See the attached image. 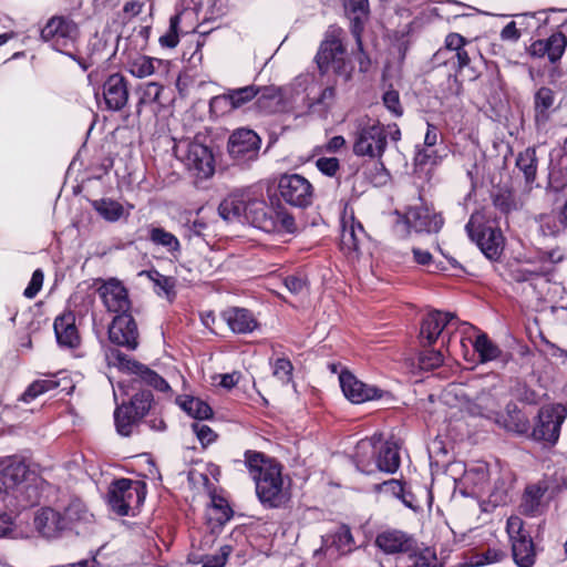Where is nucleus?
<instances>
[{"mask_svg":"<svg viewBox=\"0 0 567 567\" xmlns=\"http://www.w3.org/2000/svg\"><path fill=\"white\" fill-rule=\"evenodd\" d=\"M557 215H544L539 218V231L545 237H556L563 231Z\"/></svg>","mask_w":567,"mask_h":567,"instance_id":"5fc2aeb1","label":"nucleus"},{"mask_svg":"<svg viewBox=\"0 0 567 567\" xmlns=\"http://www.w3.org/2000/svg\"><path fill=\"white\" fill-rule=\"evenodd\" d=\"M192 429L204 446L213 443L216 440V433L206 424L194 422L192 424Z\"/></svg>","mask_w":567,"mask_h":567,"instance_id":"69168bd1","label":"nucleus"},{"mask_svg":"<svg viewBox=\"0 0 567 567\" xmlns=\"http://www.w3.org/2000/svg\"><path fill=\"white\" fill-rule=\"evenodd\" d=\"M109 365L116 367L118 370L127 372L131 377L118 381L117 386H113L114 398L117 400L118 392L122 395H130V388L145 383L161 392H167L169 385L161 375L147 367L131 360L126 354L116 349H110L106 352Z\"/></svg>","mask_w":567,"mask_h":567,"instance_id":"20e7f679","label":"nucleus"},{"mask_svg":"<svg viewBox=\"0 0 567 567\" xmlns=\"http://www.w3.org/2000/svg\"><path fill=\"white\" fill-rule=\"evenodd\" d=\"M317 168L327 176H334L339 169V161L336 157H321L316 162Z\"/></svg>","mask_w":567,"mask_h":567,"instance_id":"774afa93","label":"nucleus"},{"mask_svg":"<svg viewBox=\"0 0 567 567\" xmlns=\"http://www.w3.org/2000/svg\"><path fill=\"white\" fill-rule=\"evenodd\" d=\"M413 567H444L432 548H424L414 557Z\"/></svg>","mask_w":567,"mask_h":567,"instance_id":"6e6d98bb","label":"nucleus"},{"mask_svg":"<svg viewBox=\"0 0 567 567\" xmlns=\"http://www.w3.org/2000/svg\"><path fill=\"white\" fill-rule=\"evenodd\" d=\"M346 13L352 23V33L354 34L359 47H361V31L364 21L369 16V1L368 0H342Z\"/></svg>","mask_w":567,"mask_h":567,"instance_id":"2f4dec72","label":"nucleus"},{"mask_svg":"<svg viewBox=\"0 0 567 567\" xmlns=\"http://www.w3.org/2000/svg\"><path fill=\"white\" fill-rule=\"evenodd\" d=\"M92 515L80 499L72 501L62 512L65 532L73 529L80 523H87Z\"/></svg>","mask_w":567,"mask_h":567,"instance_id":"c9c22d12","label":"nucleus"},{"mask_svg":"<svg viewBox=\"0 0 567 567\" xmlns=\"http://www.w3.org/2000/svg\"><path fill=\"white\" fill-rule=\"evenodd\" d=\"M470 44H471V41H468L461 34L450 33L445 38V48L443 50H440L437 52V54L443 53L445 51L454 53V52L461 50L463 47H468Z\"/></svg>","mask_w":567,"mask_h":567,"instance_id":"e2e57ef3","label":"nucleus"},{"mask_svg":"<svg viewBox=\"0 0 567 567\" xmlns=\"http://www.w3.org/2000/svg\"><path fill=\"white\" fill-rule=\"evenodd\" d=\"M292 364L286 358H279L274 364V375L281 382L287 383L291 380Z\"/></svg>","mask_w":567,"mask_h":567,"instance_id":"680f3d73","label":"nucleus"},{"mask_svg":"<svg viewBox=\"0 0 567 567\" xmlns=\"http://www.w3.org/2000/svg\"><path fill=\"white\" fill-rule=\"evenodd\" d=\"M280 197L289 205L306 208L312 204L315 189L302 175L284 174L278 182Z\"/></svg>","mask_w":567,"mask_h":567,"instance_id":"ddd939ff","label":"nucleus"},{"mask_svg":"<svg viewBox=\"0 0 567 567\" xmlns=\"http://www.w3.org/2000/svg\"><path fill=\"white\" fill-rule=\"evenodd\" d=\"M383 105L391 112L392 115L399 117L403 114V107L400 102L398 91L388 90L382 96Z\"/></svg>","mask_w":567,"mask_h":567,"instance_id":"bf43d9fd","label":"nucleus"},{"mask_svg":"<svg viewBox=\"0 0 567 567\" xmlns=\"http://www.w3.org/2000/svg\"><path fill=\"white\" fill-rule=\"evenodd\" d=\"M334 99L336 90L333 86L322 89L318 96H308L306 100L308 113L321 118L326 117L334 103Z\"/></svg>","mask_w":567,"mask_h":567,"instance_id":"f704fd0d","label":"nucleus"},{"mask_svg":"<svg viewBox=\"0 0 567 567\" xmlns=\"http://www.w3.org/2000/svg\"><path fill=\"white\" fill-rule=\"evenodd\" d=\"M340 29H331L326 33L316 60L319 70L322 73L332 71L333 73L349 80L353 71V65L348 59L346 49L341 39Z\"/></svg>","mask_w":567,"mask_h":567,"instance_id":"0eeeda50","label":"nucleus"},{"mask_svg":"<svg viewBox=\"0 0 567 567\" xmlns=\"http://www.w3.org/2000/svg\"><path fill=\"white\" fill-rule=\"evenodd\" d=\"M456 318L453 313L443 311H432L423 320L420 336L422 341L432 346L442 334L444 329L454 326Z\"/></svg>","mask_w":567,"mask_h":567,"instance_id":"5701e85b","label":"nucleus"},{"mask_svg":"<svg viewBox=\"0 0 567 567\" xmlns=\"http://www.w3.org/2000/svg\"><path fill=\"white\" fill-rule=\"evenodd\" d=\"M505 557V553L502 549L488 548L484 553H473L470 556L464 557V560L458 567H482L501 561Z\"/></svg>","mask_w":567,"mask_h":567,"instance_id":"a19ab883","label":"nucleus"},{"mask_svg":"<svg viewBox=\"0 0 567 567\" xmlns=\"http://www.w3.org/2000/svg\"><path fill=\"white\" fill-rule=\"evenodd\" d=\"M475 52L476 50L471 43L468 47H463L461 50L454 52L451 56V60L455 59L453 64L456 66V71L466 75L470 81H473L478 76V72L472 65V55Z\"/></svg>","mask_w":567,"mask_h":567,"instance_id":"4c0bfd02","label":"nucleus"},{"mask_svg":"<svg viewBox=\"0 0 567 567\" xmlns=\"http://www.w3.org/2000/svg\"><path fill=\"white\" fill-rule=\"evenodd\" d=\"M146 497V486L143 482L121 478L109 489L107 503L111 509L120 516L134 515Z\"/></svg>","mask_w":567,"mask_h":567,"instance_id":"6e6552de","label":"nucleus"},{"mask_svg":"<svg viewBox=\"0 0 567 567\" xmlns=\"http://www.w3.org/2000/svg\"><path fill=\"white\" fill-rule=\"evenodd\" d=\"M153 395L150 391H141L133 395L132 400L126 408H131V412L134 413L138 421L148 412L151 409Z\"/></svg>","mask_w":567,"mask_h":567,"instance_id":"3c124183","label":"nucleus"},{"mask_svg":"<svg viewBox=\"0 0 567 567\" xmlns=\"http://www.w3.org/2000/svg\"><path fill=\"white\" fill-rule=\"evenodd\" d=\"M162 61L146 55H136L126 62L127 71L135 78L143 79L155 73Z\"/></svg>","mask_w":567,"mask_h":567,"instance_id":"e433bc0d","label":"nucleus"},{"mask_svg":"<svg viewBox=\"0 0 567 567\" xmlns=\"http://www.w3.org/2000/svg\"><path fill=\"white\" fill-rule=\"evenodd\" d=\"M234 109H239L250 102L259 93V87L255 85H247L238 89L227 90Z\"/></svg>","mask_w":567,"mask_h":567,"instance_id":"8fccbe9b","label":"nucleus"},{"mask_svg":"<svg viewBox=\"0 0 567 567\" xmlns=\"http://www.w3.org/2000/svg\"><path fill=\"white\" fill-rule=\"evenodd\" d=\"M185 13L186 11L183 10L171 18L168 31L159 38V43L162 47L172 49L178 44V25L181 23L182 16Z\"/></svg>","mask_w":567,"mask_h":567,"instance_id":"603ef678","label":"nucleus"},{"mask_svg":"<svg viewBox=\"0 0 567 567\" xmlns=\"http://www.w3.org/2000/svg\"><path fill=\"white\" fill-rule=\"evenodd\" d=\"M80 31L76 23L70 18L52 17L41 30L43 41L50 43L52 49L75 59V49Z\"/></svg>","mask_w":567,"mask_h":567,"instance_id":"1a4fd4ad","label":"nucleus"},{"mask_svg":"<svg viewBox=\"0 0 567 567\" xmlns=\"http://www.w3.org/2000/svg\"><path fill=\"white\" fill-rule=\"evenodd\" d=\"M59 386V382L53 378L37 380L31 383L24 393L21 395V401L29 403L40 394L51 391Z\"/></svg>","mask_w":567,"mask_h":567,"instance_id":"09e8293b","label":"nucleus"},{"mask_svg":"<svg viewBox=\"0 0 567 567\" xmlns=\"http://www.w3.org/2000/svg\"><path fill=\"white\" fill-rule=\"evenodd\" d=\"M256 97L259 107L266 112H274L281 102L280 90L275 86L259 87V93Z\"/></svg>","mask_w":567,"mask_h":567,"instance_id":"de8ad7c7","label":"nucleus"},{"mask_svg":"<svg viewBox=\"0 0 567 567\" xmlns=\"http://www.w3.org/2000/svg\"><path fill=\"white\" fill-rule=\"evenodd\" d=\"M224 319L236 333H248L257 327V321L252 313L243 308L228 309L223 313Z\"/></svg>","mask_w":567,"mask_h":567,"instance_id":"473e14b6","label":"nucleus"},{"mask_svg":"<svg viewBox=\"0 0 567 567\" xmlns=\"http://www.w3.org/2000/svg\"><path fill=\"white\" fill-rule=\"evenodd\" d=\"M378 443H380V435L378 434L358 442L354 451V463L360 472L364 474L375 473Z\"/></svg>","mask_w":567,"mask_h":567,"instance_id":"a878e982","label":"nucleus"},{"mask_svg":"<svg viewBox=\"0 0 567 567\" xmlns=\"http://www.w3.org/2000/svg\"><path fill=\"white\" fill-rule=\"evenodd\" d=\"M355 128L353 152L358 156L380 158L388 146V138L392 142H398L401 138V132L396 124L385 126L367 115L357 118Z\"/></svg>","mask_w":567,"mask_h":567,"instance_id":"7ed1b4c3","label":"nucleus"},{"mask_svg":"<svg viewBox=\"0 0 567 567\" xmlns=\"http://www.w3.org/2000/svg\"><path fill=\"white\" fill-rule=\"evenodd\" d=\"M512 554L518 567H532L536 553L530 535L512 540Z\"/></svg>","mask_w":567,"mask_h":567,"instance_id":"72a5a7b5","label":"nucleus"},{"mask_svg":"<svg viewBox=\"0 0 567 567\" xmlns=\"http://www.w3.org/2000/svg\"><path fill=\"white\" fill-rule=\"evenodd\" d=\"M250 202L251 200L246 202L241 195H229L219 204L218 213L225 220L244 218L250 224Z\"/></svg>","mask_w":567,"mask_h":567,"instance_id":"c85d7f7f","label":"nucleus"},{"mask_svg":"<svg viewBox=\"0 0 567 567\" xmlns=\"http://www.w3.org/2000/svg\"><path fill=\"white\" fill-rule=\"evenodd\" d=\"M506 530L511 542L529 535L524 528L522 518L518 516H511L507 519Z\"/></svg>","mask_w":567,"mask_h":567,"instance_id":"0e129e2a","label":"nucleus"},{"mask_svg":"<svg viewBox=\"0 0 567 567\" xmlns=\"http://www.w3.org/2000/svg\"><path fill=\"white\" fill-rule=\"evenodd\" d=\"M246 466L255 481L259 501L270 507H279L288 499L281 466L258 452H246Z\"/></svg>","mask_w":567,"mask_h":567,"instance_id":"f03ea898","label":"nucleus"},{"mask_svg":"<svg viewBox=\"0 0 567 567\" xmlns=\"http://www.w3.org/2000/svg\"><path fill=\"white\" fill-rule=\"evenodd\" d=\"M148 238L154 245L165 248L173 256L181 251V244L177 237L162 227L152 226L148 231Z\"/></svg>","mask_w":567,"mask_h":567,"instance_id":"ea45409f","label":"nucleus"},{"mask_svg":"<svg viewBox=\"0 0 567 567\" xmlns=\"http://www.w3.org/2000/svg\"><path fill=\"white\" fill-rule=\"evenodd\" d=\"M545 491L546 488L540 485H530L526 488L520 505L525 514L535 516L539 512Z\"/></svg>","mask_w":567,"mask_h":567,"instance_id":"79ce46f5","label":"nucleus"},{"mask_svg":"<svg viewBox=\"0 0 567 567\" xmlns=\"http://www.w3.org/2000/svg\"><path fill=\"white\" fill-rule=\"evenodd\" d=\"M233 102L226 91L223 94L216 95L209 101V111L215 116H221L234 111Z\"/></svg>","mask_w":567,"mask_h":567,"instance_id":"864d4df0","label":"nucleus"},{"mask_svg":"<svg viewBox=\"0 0 567 567\" xmlns=\"http://www.w3.org/2000/svg\"><path fill=\"white\" fill-rule=\"evenodd\" d=\"M567 38L561 32L553 33L549 38L537 40L530 45L533 56H548L551 63L559 61L566 50Z\"/></svg>","mask_w":567,"mask_h":567,"instance_id":"393cba45","label":"nucleus"},{"mask_svg":"<svg viewBox=\"0 0 567 567\" xmlns=\"http://www.w3.org/2000/svg\"><path fill=\"white\" fill-rule=\"evenodd\" d=\"M92 207L105 220L115 223L125 214V209L121 203L111 198L95 199Z\"/></svg>","mask_w":567,"mask_h":567,"instance_id":"58836bf2","label":"nucleus"},{"mask_svg":"<svg viewBox=\"0 0 567 567\" xmlns=\"http://www.w3.org/2000/svg\"><path fill=\"white\" fill-rule=\"evenodd\" d=\"M400 467L399 447L394 442L378 443L375 472L392 474Z\"/></svg>","mask_w":567,"mask_h":567,"instance_id":"c756f323","label":"nucleus"},{"mask_svg":"<svg viewBox=\"0 0 567 567\" xmlns=\"http://www.w3.org/2000/svg\"><path fill=\"white\" fill-rule=\"evenodd\" d=\"M54 332L58 344L65 349H75L80 346L81 338L75 326V316L72 311H65L54 320Z\"/></svg>","mask_w":567,"mask_h":567,"instance_id":"b1692460","label":"nucleus"},{"mask_svg":"<svg viewBox=\"0 0 567 567\" xmlns=\"http://www.w3.org/2000/svg\"><path fill=\"white\" fill-rule=\"evenodd\" d=\"M481 220L480 214H473L465 226L466 233L488 259L495 260L503 250V235L498 229L483 226Z\"/></svg>","mask_w":567,"mask_h":567,"instance_id":"9b49d317","label":"nucleus"},{"mask_svg":"<svg viewBox=\"0 0 567 567\" xmlns=\"http://www.w3.org/2000/svg\"><path fill=\"white\" fill-rule=\"evenodd\" d=\"M250 224L268 234L293 235L298 226L293 216L281 205L268 206L265 200L252 199L249 207Z\"/></svg>","mask_w":567,"mask_h":567,"instance_id":"39448f33","label":"nucleus"},{"mask_svg":"<svg viewBox=\"0 0 567 567\" xmlns=\"http://www.w3.org/2000/svg\"><path fill=\"white\" fill-rule=\"evenodd\" d=\"M114 421L118 434L128 436L138 419L131 412V408H126V404L123 402L114 412Z\"/></svg>","mask_w":567,"mask_h":567,"instance_id":"c03bdc74","label":"nucleus"},{"mask_svg":"<svg viewBox=\"0 0 567 567\" xmlns=\"http://www.w3.org/2000/svg\"><path fill=\"white\" fill-rule=\"evenodd\" d=\"M443 363V354L440 351L430 349L421 353L420 364L423 369L430 370L440 367Z\"/></svg>","mask_w":567,"mask_h":567,"instance_id":"052dcab7","label":"nucleus"},{"mask_svg":"<svg viewBox=\"0 0 567 567\" xmlns=\"http://www.w3.org/2000/svg\"><path fill=\"white\" fill-rule=\"evenodd\" d=\"M97 291L107 311L117 315L130 313L128 292L120 280L109 279L102 284Z\"/></svg>","mask_w":567,"mask_h":567,"instance_id":"dca6fc26","label":"nucleus"},{"mask_svg":"<svg viewBox=\"0 0 567 567\" xmlns=\"http://www.w3.org/2000/svg\"><path fill=\"white\" fill-rule=\"evenodd\" d=\"M62 512L53 507L39 508L33 518V525L40 536L55 539L65 533Z\"/></svg>","mask_w":567,"mask_h":567,"instance_id":"a211bd4d","label":"nucleus"},{"mask_svg":"<svg viewBox=\"0 0 567 567\" xmlns=\"http://www.w3.org/2000/svg\"><path fill=\"white\" fill-rule=\"evenodd\" d=\"M181 408L192 417L207 420L213 415L212 408L198 398H186L179 401Z\"/></svg>","mask_w":567,"mask_h":567,"instance_id":"49530a36","label":"nucleus"},{"mask_svg":"<svg viewBox=\"0 0 567 567\" xmlns=\"http://www.w3.org/2000/svg\"><path fill=\"white\" fill-rule=\"evenodd\" d=\"M0 494L11 511H20L40 501L38 477L28 470L24 462L8 458L0 464Z\"/></svg>","mask_w":567,"mask_h":567,"instance_id":"f257e3e1","label":"nucleus"},{"mask_svg":"<svg viewBox=\"0 0 567 567\" xmlns=\"http://www.w3.org/2000/svg\"><path fill=\"white\" fill-rule=\"evenodd\" d=\"M163 86L156 82H148L141 87L138 106L155 103L159 100Z\"/></svg>","mask_w":567,"mask_h":567,"instance_id":"4d7b16f0","label":"nucleus"},{"mask_svg":"<svg viewBox=\"0 0 567 567\" xmlns=\"http://www.w3.org/2000/svg\"><path fill=\"white\" fill-rule=\"evenodd\" d=\"M354 547V542L349 527L341 525L333 532L322 537V551L329 558H337L350 553Z\"/></svg>","mask_w":567,"mask_h":567,"instance_id":"412c9836","label":"nucleus"},{"mask_svg":"<svg viewBox=\"0 0 567 567\" xmlns=\"http://www.w3.org/2000/svg\"><path fill=\"white\" fill-rule=\"evenodd\" d=\"M231 517L233 509L228 502L221 496L213 495L206 508V523L212 533L218 532Z\"/></svg>","mask_w":567,"mask_h":567,"instance_id":"cd10ccee","label":"nucleus"},{"mask_svg":"<svg viewBox=\"0 0 567 567\" xmlns=\"http://www.w3.org/2000/svg\"><path fill=\"white\" fill-rule=\"evenodd\" d=\"M365 237L364 228L355 220L353 212L344 209L341 217V248L348 254L358 252Z\"/></svg>","mask_w":567,"mask_h":567,"instance_id":"4be33fe9","label":"nucleus"},{"mask_svg":"<svg viewBox=\"0 0 567 567\" xmlns=\"http://www.w3.org/2000/svg\"><path fill=\"white\" fill-rule=\"evenodd\" d=\"M140 276H146L156 287H158L161 291L165 293H168L174 286V281L171 277L162 275L156 269L141 271Z\"/></svg>","mask_w":567,"mask_h":567,"instance_id":"13d9d810","label":"nucleus"},{"mask_svg":"<svg viewBox=\"0 0 567 567\" xmlns=\"http://www.w3.org/2000/svg\"><path fill=\"white\" fill-rule=\"evenodd\" d=\"M517 168L524 174L527 184L535 181L537 172V158L535 148H526L516 158Z\"/></svg>","mask_w":567,"mask_h":567,"instance_id":"37998d69","label":"nucleus"},{"mask_svg":"<svg viewBox=\"0 0 567 567\" xmlns=\"http://www.w3.org/2000/svg\"><path fill=\"white\" fill-rule=\"evenodd\" d=\"M174 152L197 179H208L215 174L213 150L202 141L200 136L178 141L174 146Z\"/></svg>","mask_w":567,"mask_h":567,"instance_id":"423d86ee","label":"nucleus"},{"mask_svg":"<svg viewBox=\"0 0 567 567\" xmlns=\"http://www.w3.org/2000/svg\"><path fill=\"white\" fill-rule=\"evenodd\" d=\"M555 93L549 87H540L534 96L535 123L537 128H544L554 111Z\"/></svg>","mask_w":567,"mask_h":567,"instance_id":"7c9ffc66","label":"nucleus"},{"mask_svg":"<svg viewBox=\"0 0 567 567\" xmlns=\"http://www.w3.org/2000/svg\"><path fill=\"white\" fill-rule=\"evenodd\" d=\"M375 545L385 554H406L414 549L415 539L403 530L388 528L377 535Z\"/></svg>","mask_w":567,"mask_h":567,"instance_id":"6ab92c4d","label":"nucleus"},{"mask_svg":"<svg viewBox=\"0 0 567 567\" xmlns=\"http://www.w3.org/2000/svg\"><path fill=\"white\" fill-rule=\"evenodd\" d=\"M404 224L416 233H439L444 224L443 217L427 205L420 203L410 206L403 215Z\"/></svg>","mask_w":567,"mask_h":567,"instance_id":"4468645a","label":"nucleus"},{"mask_svg":"<svg viewBox=\"0 0 567 567\" xmlns=\"http://www.w3.org/2000/svg\"><path fill=\"white\" fill-rule=\"evenodd\" d=\"M488 477L487 464L480 462L465 470L462 483L470 495L482 497L488 492Z\"/></svg>","mask_w":567,"mask_h":567,"instance_id":"bb28decb","label":"nucleus"},{"mask_svg":"<svg viewBox=\"0 0 567 567\" xmlns=\"http://www.w3.org/2000/svg\"><path fill=\"white\" fill-rule=\"evenodd\" d=\"M339 381L344 396L355 404L381 399L385 393L375 385L362 382L349 371H342Z\"/></svg>","mask_w":567,"mask_h":567,"instance_id":"2eb2a0df","label":"nucleus"},{"mask_svg":"<svg viewBox=\"0 0 567 567\" xmlns=\"http://www.w3.org/2000/svg\"><path fill=\"white\" fill-rule=\"evenodd\" d=\"M44 275L41 269L33 271L31 280L23 291V296L28 299L34 298L43 286Z\"/></svg>","mask_w":567,"mask_h":567,"instance_id":"338daca9","label":"nucleus"},{"mask_svg":"<svg viewBox=\"0 0 567 567\" xmlns=\"http://www.w3.org/2000/svg\"><path fill=\"white\" fill-rule=\"evenodd\" d=\"M475 351L478 353L481 362H488L497 359L501 354L499 348L493 343L486 333L477 334L473 342Z\"/></svg>","mask_w":567,"mask_h":567,"instance_id":"a18cd8bd","label":"nucleus"},{"mask_svg":"<svg viewBox=\"0 0 567 567\" xmlns=\"http://www.w3.org/2000/svg\"><path fill=\"white\" fill-rule=\"evenodd\" d=\"M567 416V409L561 404L543 406L533 429V437L537 441L555 444L560 434V427Z\"/></svg>","mask_w":567,"mask_h":567,"instance_id":"f8f14e48","label":"nucleus"},{"mask_svg":"<svg viewBox=\"0 0 567 567\" xmlns=\"http://www.w3.org/2000/svg\"><path fill=\"white\" fill-rule=\"evenodd\" d=\"M261 140L249 128H237L228 137L227 153L234 164L247 166L259 156Z\"/></svg>","mask_w":567,"mask_h":567,"instance_id":"9d476101","label":"nucleus"},{"mask_svg":"<svg viewBox=\"0 0 567 567\" xmlns=\"http://www.w3.org/2000/svg\"><path fill=\"white\" fill-rule=\"evenodd\" d=\"M137 337V326L131 313L116 315L109 327L110 341L116 346L135 350Z\"/></svg>","mask_w":567,"mask_h":567,"instance_id":"f3484780","label":"nucleus"},{"mask_svg":"<svg viewBox=\"0 0 567 567\" xmlns=\"http://www.w3.org/2000/svg\"><path fill=\"white\" fill-rule=\"evenodd\" d=\"M102 95L107 110H122L128 101L126 79L120 73L109 75L103 83Z\"/></svg>","mask_w":567,"mask_h":567,"instance_id":"aec40b11","label":"nucleus"}]
</instances>
